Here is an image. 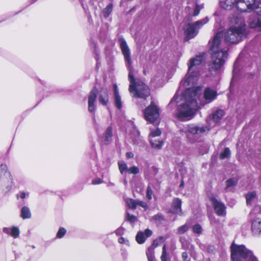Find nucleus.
I'll return each mask as SVG.
<instances>
[{
  "instance_id": "nucleus-1",
  "label": "nucleus",
  "mask_w": 261,
  "mask_h": 261,
  "mask_svg": "<svg viewBox=\"0 0 261 261\" xmlns=\"http://www.w3.org/2000/svg\"><path fill=\"white\" fill-rule=\"evenodd\" d=\"M200 88L192 87L187 88L185 91V102L178 107L177 117L181 121L191 120L195 115L196 111L201 106H203L206 103L214 100L217 96V92L210 88H206L204 91V101L199 100V96Z\"/></svg>"
},
{
  "instance_id": "nucleus-2",
  "label": "nucleus",
  "mask_w": 261,
  "mask_h": 261,
  "mask_svg": "<svg viewBox=\"0 0 261 261\" xmlns=\"http://www.w3.org/2000/svg\"><path fill=\"white\" fill-rule=\"evenodd\" d=\"M120 47L124 56V60L127 63L128 69V80L130 82L129 91L133 96L136 98L145 99L150 94L149 89L147 85L140 81H135L131 67V58L130 49L124 38L121 36L119 38Z\"/></svg>"
},
{
  "instance_id": "nucleus-3",
  "label": "nucleus",
  "mask_w": 261,
  "mask_h": 261,
  "mask_svg": "<svg viewBox=\"0 0 261 261\" xmlns=\"http://www.w3.org/2000/svg\"><path fill=\"white\" fill-rule=\"evenodd\" d=\"M223 34L218 32L214 36L211 43L210 49L212 51V60L209 64L210 70L217 71L220 69L227 58L228 45L225 41H222Z\"/></svg>"
},
{
  "instance_id": "nucleus-4",
  "label": "nucleus",
  "mask_w": 261,
  "mask_h": 261,
  "mask_svg": "<svg viewBox=\"0 0 261 261\" xmlns=\"http://www.w3.org/2000/svg\"><path fill=\"white\" fill-rule=\"evenodd\" d=\"M230 27L225 35V41L231 43H238L246 37L247 26L245 18L240 15H232L229 17Z\"/></svg>"
},
{
  "instance_id": "nucleus-5",
  "label": "nucleus",
  "mask_w": 261,
  "mask_h": 261,
  "mask_svg": "<svg viewBox=\"0 0 261 261\" xmlns=\"http://www.w3.org/2000/svg\"><path fill=\"white\" fill-rule=\"evenodd\" d=\"M203 61L202 56H197L191 59L188 63V71L180 84L184 86L194 85L198 81L200 71L201 64Z\"/></svg>"
},
{
  "instance_id": "nucleus-6",
  "label": "nucleus",
  "mask_w": 261,
  "mask_h": 261,
  "mask_svg": "<svg viewBox=\"0 0 261 261\" xmlns=\"http://www.w3.org/2000/svg\"><path fill=\"white\" fill-rule=\"evenodd\" d=\"M231 258L232 261H258L252 251L244 245L233 243L231 246Z\"/></svg>"
},
{
  "instance_id": "nucleus-7",
  "label": "nucleus",
  "mask_w": 261,
  "mask_h": 261,
  "mask_svg": "<svg viewBox=\"0 0 261 261\" xmlns=\"http://www.w3.org/2000/svg\"><path fill=\"white\" fill-rule=\"evenodd\" d=\"M234 8L243 12H250L254 11V13L251 15L248 20L249 26L253 29H261V0L259 1L255 0L253 8L248 9L245 11L239 9L236 5L232 7V9Z\"/></svg>"
},
{
  "instance_id": "nucleus-8",
  "label": "nucleus",
  "mask_w": 261,
  "mask_h": 261,
  "mask_svg": "<svg viewBox=\"0 0 261 261\" xmlns=\"http://www.w3.org/2000/svg\"><path fill=\"white\" fill-rule=\"evenodd\" d=\"M255 0H221L220 7L226 10H232V7L236 5L237 7L242 10L245 11L248 9H252Z\"/></svg>"
},
{
  "instance_id": "nucleus-9",
  "label": "nucleus",
  "mask_w": 261,
  "mask_h": 261,
  "mask_svg": "<svg viewBox=\"0 0 261 261\" xmlns=\"http://www.w3.org/2000/svg\"><path fill=\"white\" fill-rule=\"evenodd\" d=\"M209 21L208 17L197 20L194 23H189L185 25L184 30L187 39H190L195 37L198 33L200 29L205 24Z\"/></svg>"
},
{
  "instance_id": "nucleus-10",
  "label": "nucleus",
  "mask_w": 261,
  "mask_h": 261,
  "mask_svg": "<svg viewBox=\"0 0 261 261\" xmlns=\"http://www.w3.org/2000/svg\"><path fill=\"white\" fill-rule=\"evenodd\" d=\"M144 119L147 123H158L159 119V111L158 107L153 102L143 111Z\"/></svg>"
},
{
  "instance_id": "nucleus-11",
  "label": "nucleus",
  "mask_w": 261,
  "mask_h": 261,
  "mask_svg": "<svg viewBox=\"0 0 261 261\" xmlns=\"http://www.w3.org/2000/svg\"><path fill=\"white\" fill-rule=\"evenodd\" d=\"M98 90L94 88L89 93L88 97V109L91 113H94L96 110L95 101L97 96Z\"/></svg>"
},
{
  "instance_id": "nucleus-12",
  "label": "nucleus",
  "mask_w": 261,
  "mask_h": 261,
  "mask_svg": "<svg viewBox=\"0 0 261 261\" xmlns=\"http://www.w3.org/2000/svg\"><path fill=\"white\" fill-rule=\"evenodd\" d=\"M208 130L209 129L206 126L189 124L185 127L184 131L186 133H189L193 135H201Z\"/></svg>"
},
{
  "instance_id": "nucleus-13",
  "label": "nucleus",
  "mask_w": 261,
  "mask_h": 261,
  "mask_svg": "<svg viewBox=\"0 0 261 261\" xmlns=\"http://www.w3.org/2000/svg\"><path fill=\"white\" fill-rule=\"evenodd\" d=\"M224 115V111L217 110L210 115L206 119L207 123L212 127L216 125Z\"/></svg>"
},
{
  "instance_id": "nucleus-14",
  "label": "nucleus",
  "mask_w": 261,
  "mask_h": 261,
  "mask_svg": "<svg viewBox=\"0 0 261 261\" xmlns=\"http://www.w3.org/2000/svg\"><path fill=\"white\" fill-rule=\"evenodd\" d=\"M210 200L213 205L215 211L218 215L224 216L226 214V207L223 203L218 201L214 197H211Z\"/></svg>"
},
{
  "instance_id": "nucleus-15",
  "label": "nucleus",
  "mask_w": 261,
  "mask_h": 261,
  "mask_svg": "<svg viewBox=\"0 0 261 261\" xmlns=\"http://www.w3.org/2000/svg\"><path fill=\"white\" fill-rule=\"evenodd\" d=\"M251 230L254 236H261V219L258 218L252 221Z\"/></svg>"
},
{
  "instance_id": "nucleus-16",
  "label": "nucleus",
  "mask_w": 261,
  "mask_h": 261,
  "mask_svg": "<svg viewBox=\"0 0 261 261\" xmlns=\"http://www.w3.org/2000/svg\"><path fill=\"white\" fill-rule=\"evenodd\" d=\"M152 231L149 229H145L144 232L143 231H139L136 237V241L139 244H143L147 238L152 235Z\"/></svg>"
},
{
  "instance_id": "nucleus-17",
  "label": "nucleus",
  "mask_w": 261,
  "mask_h": 261,
  "mask_svg": "<svg viewBox=\"0 0 261 261\" xmlns=\"http://www.w3.org/2000/svg\"><path fill=\"white\" fill-rule=\"evenodd\" d=\"M181 200L179 198H174L172 203V207L170 211L177 215L182 214L181 210Z\"/></svg>"
},
{
  "instance_id": "nucleus-18",
  "label": "nucleus",
  "mask_w": 261,
  "mask_h": 261,
  "mask_svg": "<svg viewBox=\"0 0 261 261\" xmlns=\"http://www.w3.org/2000/svg\"><path fill=\"white\" fill-rule=\"evenodd\" d=\"M112 128L108 127L105 131L103 137L101 138V143L102 145H107L112 141Z\"/></svg>"
},
{
  "instance_id": "nucleus-19",
  "label": "nucleus",
  "mask_w": 261,
  "mask_h": 261,
  "mask_svg": "<svg viewBox=\"0 0 261 261\" xmlns=\"http://www.w3.org/2000/svg\"><path fill=\"white\" fill-rule=\"evenodd\" d=\"M98 100L103 106H106L109 102V97L108 91L107 89L102 88L98 95Z\"/></svg>"
},
{
  "instance_id": "nucleus-20",
  "label": "nucleus",
  "mask_w": 261,
  "mask_h": 261,
  "mask_svg": "<svg viewBox=\"0 0 261 261\" xmlns=\"http://www.w3.org/2000/svg\"><path fill=\"white\" fill-rule=\"evenodd\" d=\"M1 185L3 187V190L4 192L7 193L9 192L13 186L12 177L5 178L0 180Z\"/></svg>"
},
{
  "instance_id": "nucleus-21",
  "label": "nucleus",
  "mask_w": 261,
  "mask_h": 261,
  "mask_svg": "<svg viewBox=\"0 0 261 261\" xmlns=\"http://www.w3.org/2000/svg\"><path fill=\"white\" fill-rule=\"evenodd\" d=\"M3 231L4 233L10 235L15 239L18 238L20 233L19 228L15 226H13L11 228L4 227L3 229Z\"/></svg>"
},
{
  "instance_id": "nucleus-22",
  "label": "nucleus",
  "mask_w": 261,
  "mask_h": 261,
  "mask_svg": "<svg viewBox=\"0 0 261 261\" xmlns=\"http://www.w3.org/2000/svg\"><path fill=\"white\" fill-rule=\"evenodd\" d=\"M158 241L155 240L153 241L152 245L148 248L146 251L148 261H156L154 256V249L155 247L158 246Z\"/></svg>"
},
{
  "instance_id": "nucleus-23",
  "label": "nucleus",
  "mask_w": 261,
  "mask_h": 261,
  "mask_svg": "<svg viewBox=\"0 0 261 261\" xmlns=\"http://www.w3.org/2000/svg\"><path fill=\"white\" fill-rule=\"evenodd\" d=\"M11 176H12L9 171L7 166L5 164H2L0 166V180L11 177Z\"/></svg>"
},
{
  "instance_id": "nucleus-24",
  "label": "nucleus",
  "mask_w": 261,
  "mask_h": 261,
  "mask_svg": "<svg viewBox=\"0 0 261 261\" xmlns=\"http://www.w3.org/2000/svg\"><path fill=\"white\" fill-rule=\"evenodd\" d=\"M246 203L248 205H251L257 200V196L256 192H249L246 194Z\"/></svg>"
},
{
  "instance_id": "nucleus-25",
  "label": "nucleus",
  "mask_w": 261,
  "mask_h": 261,
  "mask_svg": "<svg viewBox=\"0 0 261 261\" xmlns=\"http://www.w3.org/2000/svg\"><path fill=\"white\" fill-rule=\"evenodd\" d=\"M151 147L155 149H161L162 148L163 139L162 138L160 139H154L151 138L149 140Z\"/></svg>"
},
{
  "instance_id": "nucleus-26",
  "label": "nucleus",
  "mask_w": 261,
  "mask_h": 261,
  "mask_svg": "<svg viewBox=\"0 0 261 261\" xmlns=\"http://www.w3.org/2000/svg\"><path fill=\"white\" fill-rule=\"evenodd\" d=\"M201 8L197 5L195 4L192 8L190 7H187L186 11L190 16H197L200 12Z\"/></svg>"
},
{
  "instance_id": "nucleus-27",
  "label": "nucleus",
  "mask_w": 261,
  "mask_h": 261,
  "mask_svg": "<svg viewBox=\"0 0 261 261\" xmlns=\"http://www.w3.org/2000/svg\"><path fill=\"white\" fill-rule=\"evenodd\" d=\"M131 125H132V127L134 128L133 134L135 136V138H133L132 141L134 144L138 145L141 141V138L140 137V132L136 128V126H135V124L133 123H132Z\"/></svg>"
},
{
  "instance_id": "nucleus-28",
  "label": "nucleus",
  "mask_w": 261,
  "mask_h": 261,
  "mask_svg": "<svg viewBox=\"0 0 261 261\" xmlns=\"http://www.w3.org/2000/svg\"><path fill=\"white\" fill-rule=\"evenodd\" d=\"M158 171V169L154 166H152L150 169L147 168L145 170L144 175L146 178H149L155 175Z\"/></svg>"
},
{
  "instance_id": "nucleus-29",
  "label": "nucleus",
  "mask_w": 261,
  "mask_h": 261,
  "mask_svg": "<svg viewBox=\"0 0 261 261\" xmlns=\"http://www.w3.org/2000/svg\"><path fill=\"white\" fill-rule=\"evenodd\" d=\"M20 216L23 219L30 218L31 213L29 208L26 206H23L21 210Z\"/></svg>"
},
{
  "instance_id": "nucleus-30",
  "label": "nucleus",
  "mask_w": 261,
  "mask_h": 261,
  "mask_svg": "<svg viewBox=\"0 0 261 261\" xmlns=\"http://www.w3.org/2000/svg\"><path fill=\"white\" fill-rule=\"evenodd\" d=\"M226 183V190L229 189L231 187H234L238 183V179L236 178H231L227 180Z\"/></svg>"
},
{
  "instance_id": "nucleus-31",
  "label": "nucleus",
  "mask_w": 261,
  "mask_h": 261,
  "mask_svg": "<svg viewBox=\"0 0 261 261\" xmlns=\"http://www.w3.org/2000/svg\"><path fill=\"white\" fill-rule=\"evenodd\" d=\"M118 166L121 174H123L125 171H127L128 168L126 163L123 161L119 162Z\"/></svg>"
},
{
  "instance_id": "nucleus-32",
  "label": "nucleus",
  "mask_w": 261,
  "mask_h": 261,
  "mask_svg": "<svg viewBox=\"0 0 261 261\" xmlns=\"http://www.w3.org/2000/svg\"><path fill=\"white\" fill-rule=\"evenodd\" d=\"M137 200L133 199H127L126 200V203L128 207L132 209H135L137 207Z\"/></svg>"
},
{
  "instance_id": "nucleus-33",
  "label": "nucleus",
  "mask_w": 261,
  "mask_h": 261,
  "mask_svg": "<svg viewBox=\"0 0 261 261\" xmlns=\"http://www.w3.org/2000/svg\"><path fill=\"white\" fill-rule=\"evenodd\" d=\"M230 155V150L228 148L226 147L222 152L220 153L219 157L220 159L223 160L225 158H229Z\"/></svg>"
},
{
  "instance_id": "nucleus-34",
  "label": "nucleus",
  "mask_w": 261,
  "mask_h": 261,
  "mask_svg": "<svg viewBox=\"0 0 261 261\" xmlns=\"http://www.w3.org/2000/svg\"><path fill=\"white\" fill-rule=\"evenodd\" d=\"M126 220L129 222L131 224H134L138 221L137 217L134 215H130L128 212L126 213Z\"/></svg>"
},
{
  "instance_id": "nucleus-35",
  "label": "nucleus",
  "mask_w": 261,
  "mask_h": 261,
  "mask_svg": "<svg viewBox=\"0 0 261 261\" xmlns=\"http://www.w3.org/2000/svg\"><path fill=\"white\" fill-rule=\"evenodd\" d=\"M113 9L112 4H109L103 10V14L105 17H108Z\"/></svg>"
},
{
  "instance_id": "nucleus-36",
  "label": "nucleus",
  "mask_w": 261,
  "mask_h": 261,
  "mask_svg": "<svg viewBox=\"0 0 261 261\" xmlns=\"http://www.w3.org/2000/svg\"><path fill=\"white\" fill-rule=\"evenodd\" d=\"M162 134L161 130L157 128L155 130L152 131L149 135V140L151 138H154L155 139H159L158 137L160 136Z\"/></svg>"
},
{
  "instance_id": "nucleus-37",
  "label": "nucleus",
  "mask_w": 261,
  "mask_h": 261,
  "mask_svg": "<svg viewBox=\"0 0 261 261\" xmlns=\"http://www.w3.org/2000/svg\"><path fill=\"white\" fill-rule=\"evenodd\" d=\"M176 214L173 213L171 211L167 212L166 221L167 222H173L176 220V217L175 216Z\"/></svg>"
},
{
  "instance_id": "nucleus-38",
  "label": "nucleus",
  "mask_w": 261,
  "mask_h": 261,
  "mask_svg": "<svg viewBox=\"0 0 261 261\" xmlns=\"http://www.w3.org/2000/svg\"><path fill=\"white\" fill-rule=\"evenodd\" d=\"M114 99L116 107L120 109L122 108V102L120 95L114 96Z\"/></svg>"
},
{
  "instance_id": "nucleus-39",
  "label": "nucleus",
  "mask_w": 261,
  "mask_h": 261,
  "mask_svg": "<svg viewBox=\"0 0 261 261\" xmlns=\"http://www.w3.org/2000/svg\"><path fill=\"white\" fill-rule=\"evenodd\" d=\"M66 233V230L63 227H60L58 230L56 237L57 238L61 239Z\"/></svg>"
},
{
  "instance_id": "nucleus-40",
  "label": "nucleus",
  "mask_w": 261,
  "mask_h": 261,
  "mask_svg": "<svg viewBox=\"0 0 261 261\" xmlns=\"http://www.w3.org/2000/svg\"><path fill=\"white\" fill-rule=\"evenodd\" d=\"M140 170L138 167L134 166L128 168L127 172L129 174H137L139 172Z\"/></svg>"
},
{
  "instance_id": "nucleus-41",
  "label": "nucleus",
  "mask_w": 261,
  "mask_h": 261,
  "mask_svg": "<svg viewBox=\"0 0 261 261\" xmlns=\"http://www.w3.org/2000/svg\"><path fill=\"white\" fill-rule=\"evenodd\" d=\"M188 228L189 227L186 224L181 226L179 227L177 229L178 233L179 234L184 233L188 230Z\"/></svg>"
},
{
  "instance_id": "nucleus-42",
  "label": "nucleus",
  "mask_w": 261,
  "mask_h": 261,
  "mask_svg": "<svg viewBox=\"0 0 261 261\" xmlns=\"http://www.w3.org/2000/svg\"><path fill=\"white\" fill-rule=\"evenodd\" d=\"M193 230L195 233H201L202 231L201 227L199 224H196L193 226Z\"/></svg>"
},
{
  "instance_id": "nucleus-43",
  "label": "nucleus",
  "mask_w": 261,
  "mask_h": 261,
  "mask_svg": "<svg viewBox=\"0 0 261 261\" xmlns=\"http://www.w3.org/2000/svg\"><path fill=\"white\" fill-rule=\"evenodd\" d=\"M137 205H139V206L145 208V210L147 209L148 207L147 204L146 202L142 201L139 200H137Z\"/></svg>"
},
{
  "instance_id": "nucleus-44",
  "label": "nucleus",
  "mask_w": 261,
  "mask_h": 261,
  "mask_svg": "<svg viewBox=\"0 0 261 261\" xmlns=\"http://www.w3.org/2000/svg\"><path fill=\"white\" fill-rule=\"evenodd\" d=\"M163 219L162 216L161 214H158L152 218V220L155 221V222H161Z\"/></svg>"
},
{
  "instance_id": "nucleus-45",
  "label": "nucleus",
  "mask_w": 261,
  "mask_h": 261,
  "mask_svg": "<svg viewBox=\"0 0 261 261\" xmlns=\"http://www.w3.org/2000/svg\"><path fill=\"white\" fill-rule=\"evenodd\" d=\"M152 190L151 188L149 186H148L147 188V191H146V197L150 200L152 199Z\"/></svg>"
},
{
  "instance_id": "nucleus-46",
  "label": "nucleus",
  "mask_w": 261,
  "mask_h": 261,
  "mask_svg": "<svg viewBox=\"0 0 261 261\" xmlns=\"http://www.w3.org/2000/svg\"><path fill=\"white\" fill-rule=\"evenodd\" d=\"M260 212V208L259 206H256L255 207L253 211H252L250 213V217L251 218H253L254 217V215L255 213H258Z\"/></svg>"
},
{
  "instance_id": "nucleus-47",
  "label": "nucleus",
  "mask_w": 261,
  "mask_h": 261,
  "mask_svg": "<svg viewBox=\"0 0 261 261\" xmlns=\"http://www.w3.org/2000/svg\"><path fill=\"white\" fill-rule=\"evenodd\" d=\"M118 242L120 244H125L126 245H128V246L129 245V241L123 237H121V238H119Z\"/></svg>"
},
{
  "instance_id": "nucleus-48",
  "label": "nucleus",
  "mask_w": 261,
  "mask_h": 261,
  "mask_svg": "<svg viewBox=\"0 0 261 261\" xmlns=\"http://www.w3.org/2000/svg\"><path fill=\"white\" fill-rule=\"evenodd\" d=\"M113 88H114V96L119 95V90H118L117 85L116 84H114Z\"/></svg>"
},
{
  "instance_id": "nucleus-49",
  "label": "nucleus",
  "mask_w": 261,
  "mask_h": 261,
  "mask_svg": "<svg viewBox=\"0 0 261 261\" xmlns=\"http://www.w3.org/2000/svg\"><path fill=\"white\" fill-rule=\"evenodd\" d=\"M92 183L93 185H98L102 183V180L100 178H95L92 180Z\"/></svg>"
},
{
  "instance_id": "nucleus-50",
  "label": "nucleus",
  "mask_w": 261,
  "mask_h": 261,
  "mask_svg": "<svg viewBox=\"0 0 261 261\" xmlns=\"http://www.w3.org/2000/svg\"><path fill=\"white\" fill-rule=\"evenodd\" d=\"M29 195V193H26L24 192H21L20 193L19 195H17V197H19L20 198L23 199H24L27 196Z\"/></svg>"
},
{
  "instance_id": "nucleus-51",
  "label": "nucleus",
  "mask_w": 261,
  "mask_h": 261,
  "mask_svg": "<svg viewBox=\"0 0 261 261\" xmlns=\"http://www.w3.org/2000/svg\"><path fill=\"white\" fill-rule=\"evenodd\" d=\"M123 233V228L122 227H120L115 230V233L117 236H120Z\"/></svg>"
},
{
  "instance_id": "nucleus-52",
  "label": "nucleus",
  "mask_w": 261,
  "mask_h": 261,
  "mask_svg": "<svg viewBox=\"0 0 261 261\" xmlns=\"http://www.w3.org/2000/svg\"><path fill=\"white\" fill-rule=\"evenodd\" d=\"M126 156L127 158H132L134 157V154L131 152H128L126 153Z\"/></svg>"
},
{
  "instance_id": "nucleus-53",
  "label": "nucleus",
  "mask_w": 261,
  "mask_h": 261,
  "mask_svg": "<svg viewBox=\"0 0 261 261\" xmlns=\"http://www.w3.org/2000/svg\"><path fill=\"white\" fill-rule=\"evenodd\" d=\"M188 258V254L187 253V252H183L182 253V258L184 260H186L187 259V258Z\"/></svg>"
},
{
  "instance_id": "nucleus-54",
  "label": "nucleus",
  "mask_w": 261,
  "mask_h": 261,
  "mask_svg": "<svg viewBox=\"0 0 261 261\" xmlns=\"http://www.w3.org/2000/svg\"><path fill=\"white\" fill-rule=\"evenodd\" d=\"M94 52H95V54L96 56H98V54H97V51L96 48H95V49H94ZM95 59H96V61L98 62V59L97 57H95Z\"/></svg>"
},
{
  "instance_id": "nucleus-55",
  "label": "nucleus",
  "mask_w": 261,
  "mask_h": 261,
  "mask_svg": "<svg viewBox=\"0 0 261 261\" xmlns=\"http://www.w3.org/2000/svg\"><path fill=\"white\" fill-rule=\"evenodd\" d=\"M163 250H162V253L161 255V259L162 261H163V248H162Z\"/></svg>"
},
{
  "instance_id": "nucleus-56",
  "label": "nucleus",
  "mask_w": 261,
  "mask_h": 261,
  "mask_svg": "<svg viewBox=\"0 0 261 261\" xmlns=\"http://www.w3.org/2000/svg\"><path fill=\"white\" fill-rule=\"evenodd\" d=\"M32 2L31 3L33 4V3H35L37 0H32Z\"/></svg>"
},
{
  "instance_id": "nucleus-57",
  "label": "nucleus",
  "mask_w": 261,
  "mask_h": 261,
  "mask_svg": "<svg viewBox=\"0 0 261 261\" xmlns=\"http://www.w3.org/2000/svg\"><path fill=\"white\" fill-rule=\"evenodd\" d=\"M109 185H112V186H113V185H114V184H113V183H112V182H110Z\"/></svg>"
},
{
  "instance_id": "nucleus-58",
  "label": "nucleus",
  "mask_w": 261,
  "mask_h": 261,
  "mask_svg": "<svg viewBox=\"0 0 261 261\" xmlns=\"http://www.w3.org/2000/svg\"><path fill=\"white\" fill-rule=\"evenodd\" d=\"M164 261H165V252H164Z\"/></svg>"
},
{
  "instance_id": "nucleus-59",
  "label": "nucleus",
  "mask_w": 261,
  "mask_h": 261,
  "mask_svg": "<svg viewBox=\"0 0 261 261\" xmlns=\"http://www.w3.org/2000/svg\"><path fill=\"white\" fill-rule=\"evenodd\" d=\"M94 45V47L95 48V44H94V45Z\"/></svg>"
}]
</instances>
